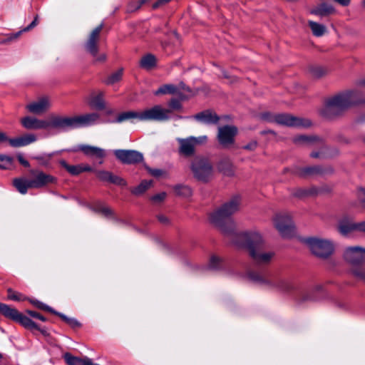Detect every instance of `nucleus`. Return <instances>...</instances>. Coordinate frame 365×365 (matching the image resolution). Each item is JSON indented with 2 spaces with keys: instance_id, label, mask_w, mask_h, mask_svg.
<instances>
[{
  "instance_id": "nucleus-2",
  "label": "nucleus",
  "mask_w": 365,
  "mask_h": 365,
  "mask_svg": "<svg viewBox=\"0 0 365 365\" xmlns=\"http://www.w3.org/2000/svg\"><path fill=\"white\" fill-rule=\"evenodd\" d=\"M240 198L234 197L210 215V222L225 235L230 236L232 242L238 233L235 232V224L230 216L240 210Z\"/></svg>"
},
{
  "instance_id": "nucleus-26",
  "label": "nucleus",
  "mask_w": 365,
  "mask_h": 365,
  "mask_svg": "<svg viewBox=\"0 0 365 365\" xmlns=\"http://www.w3.org/2000/svg\"><path fill=\"white\" fill-rule=\"evenodd\" d=\"M103 98V92H99L97 94L92 93L88 99V103L92 108H94L98 110H103L105 108V104Z\"/></svg>"
},
{
  "instance_id": "nucleus-47",
  "label": "nucleus",
  "mask_w": 365,
  "mask_h": 365,
  "mask_svg": "<svg viewBox=\"0 0 365 365\" xmlns=\"http://www.w3.org/2000/svg\"><path fill=\"white\" fill-rule=\"evenodd\" d=\"M168 105L170 107L169 109L170 110V113L172 112V110H180L182 108L180 101L175 98L171 99Z\"/></svg>"
},
{
  "instance_id": "nucleus-35",
  "label": "nucleus",
  "mask_w": 365,
  "mask_h": 365,
  "mask_svg": "<svg viewBox=\"0 0 365 365\" xmlns=\"http://www.w3.org/2000/svg\"><path fill=\"white\" fill-rule=\"evenodd\" d=\"M60 165L63 167L70 174L73 175H78L82 173L81 165H70L64 160L59 162Z\"/></svg>"
},
{
  "instance_id": "nucleus-27",
  "label": "nucleus",
  "mask_w": 365,
  "mask_h": 365,
  "mask_svg": "<svg viewBox=\"0 0 365 365\" xmlns=\"http://www.w3.org/2000/svg\"><path fill=\"white\" fill-rule=\"evenodd\" d=\"M140 110L139 111H135V110H129L126 112H123L120 113L115 120H114L115 123H122L125 120H134L136 119L140 121Z\"/></svg>"
},
{
  "instance_id": "nucleus-34",
  "label": "nucleus",
  "mask_w": 365,
  "mask_h": 365,
  "mask_svg": "<svg viewBox=\"0 0 365 365\" xmlns=\"http://www.w3.org/2000/svg\"><path fill=\"white\" fill-rule=\"evenodd\" d=\"M156 58L152 54H147L141 58L140 66L146 69H150L155 66Z\"/></svg>"
},
{
  "instance_id": "nucleus-7",
  "label": "nucleus",
  "mask_w": 365,
  "mask_h": 365,
  "mask_svg": "<svg viewBox=\"0 0 365 365\" xmlns=\"http://www.w3.org/2000/svg\"><path fill=\"white\" fill-rule=\"evenodd\" d=\"M0 313L7 318L19 322L25 328L29 329H38L37 324L26 316L22 314L17 309L7 304L0 303Z\"/></svg>"
},
{
  "instance_id": "nucleus-36",
  "label": "nucleus",
  "mask_w": 365,
  "mask_h": 365,
  "mask_svg": "<svg viewBox=\"0 0 365 365\" xmlns=\"http://www.w3.org/2000/svg\"><path fill=\"white\" fill-rule=\"evenodd\" d=\"M316 171H317V168L315 167L299 168L297 166H294L292 169L293 173L300 175V176H305V175L314 173Z\"/></svg>"
},
{
  "instance_id": "nucleus-55",
  "label": "nucleus",
  "mask_w": 365,
  "mask_h": 365,
  "mask_svg": "<svg viewBox=\"0 0 365 365\" xmlns=\"http://www.w3.org/2000/svg\"><path fill=\"white\" fill-rule=\"evenodd\" d=\"M257 147V142L256 140H252L246 145L243 147L244 149L248 150H255Z\"/></svg>"
},
{
  "instance_id": "nucleus-28",
  "label": "nucleus",
  "mask_w": 365,
  "mask_h": 365,
  "mask_svg": "<svg viewBox=\"0 0 365 365\" xmlns=\"http://www.w3.org/2000/svg\"><path fill=\"white\" fill-rule=\"evenodd\" d=\"M14 185L21 194H26L29 188H33L30 186V179L17 178L14 180Z\"/></svg>"
},
{
  "instance_id": "nucleus-3",
  "label": "nucleus",
  "mask_w": 365,
  "mask_h": 365,
  "mask_svg": "<svg viewBox=\"0 0 365 365\" xmlns=\"http://www.w3.org/2000/svg\"><path fill=\"white\" fill-rule=\"evenodd\" d=\"M248 277L254 282L268 285L278 289L284 292H297V297L302 302L312 299L311 291L298 290L294 282L287 277H278L272 281L267 279L263 275L257 272H250Z\"/></svg>"
},
{
  "instance_id": "nucleus-5",
  "label": "nucleus",
  "mask_w": 365,
  "mask_h": 365,
  "mask_svg": "<svg viewBox=\"0 0 365 365\" xmlns=\"http://www.w3.org/2000/svg\"><path fill=\"white\" fill-rule=\"evenodd\" d=\"M356 93L349 91L329 98L326 102V109L329 111H341L351 106L355 101Z\"/></svg>"
},
{
  "instance_id": "nucleus-63",
  "label": "nucleus",
  "mask_w": 365,
  "mask_h": 365,
  "mask_svg": "<svg viewBox=\"0 0 365 365\" xmlns=\"http://www.w3.org/2000/svg\"><path fill=\"white\" fill-rule=\"evenodd\" d=\"M106 59V55L105 53L100 54L96 58V61L99 62H103Z\"/></svg>"
},
{
  "instance_id": "nucleus-15",
  "label": "nucleus",
  "mask_w": 365,
  "mask_h": 365,
  "mask_svg": "<svg viewBox=\"0 0 365 365\" xmlns=\"http://www.w3.org/2000/svg\"><path fill=\"white\" fill-rule=\"evenodd\" d=\"M270 120H272L278 124L293 127H305L309 125L307 121L304 122V120L302 118L285 113L276 115Z\"/></svg>"
},
{
  "instance_id": "nucleus-54",
  "label": "nucleus",
  "mask_w": 365,
  "mask_h": 365,
  "mask_svg": "<svg viewBox=\"0 0 365 365\" xmlns=\"http://www.w3.org/2000/svg\"><path fill=\"white\" fill-rule=\"evenodd\" d=\"M356 232L365 233V221L356 222Z\"/></svg>"
},
{
  "instance_id": "nucleus-23",
  "label": "nucleus",
  "mask_w": 365,
  "mask_h": 365,
  "mask_svg": "<svg viewBox=\"0 0 365 365\" xmlns=\"http://www.w3.org/2000/svg\"><path fill=\"white\" fill-rule=\"evenodd\" d=\"M355 225L356 222L344 217L339 220L338 230L342 235L346 236L353 232H356Z\"/></svg>"
},
{
  "instance_id": "nucleus-52",
  "label": "nucleus",
  "mask_w": 365,
  "mask_h": 365,
  "mask_svg": "<svg viewBox=\"0 0 365 365\" xmlns=\"http://www.w3.org/2000/svg\"><path fill=\"white\" fill-rule=\"evenodd\" d=\"M167 196V194L166 192H160V193H158V194H156L155 195H153L152 197H151V200L154 202H160L162 201H163L165 197Z\"/></svg>"
},
{
  "instance_id": "nucleus-24",
  "label": "nucleus",
  "mask_w": 365,
  "mask_h": 365,
  "mask_svg": "<svg viewBox=\"0 0 365 365\" xmlns=\"http://www.w3.org/2000/svg\"><path fill=\"white\" fill-rule=\"evenodd\" d=\"M194 118L202 123L206 124L216 123L219 120L216 114L212 113L209 110L197 113L194 116Z\"/></svg>"
},
{
  "instance_id": "nucleus-59",
  "label": "nucleus",
  "mask_w": 365,
  "mask_h": 365,
  "mask_svg": "<svg viewBox=\"0 0 365 365\" xmlns=\"http://www.w3.org/2000/svg\"><path fill=\"white\" fill-rule=\"evenodd\" d=\"M18 160L19 161V163L23 165L25 167H29L30 166V164L29 163L25 160L21 155H19L18 156Z\"/></svg>"
},
{
  "instance_id": "nucleus-48",
  "label": "nucleus",
  "mask_w": 365,
  "mask_h": 365,
  "mask_svg": "<svg viewBox=\"0 0 365 365\" xmlns=\"http://www.w3.org/2000/svg\"><path fill=\"white\" fill-rule=\"evenodd\" d=\"M22 138V143H24V145H27L31 143H34L36 140V137L34 134H28L23 137Z\"/></svg>"
},
{
  "instance_id": "nucleus-12",
  "label": "nucleus",
  "mask_w": 365,
  "mask_h": 365,
  "mask_svg": "<svg viewBox=\"0 0 365 365\" xmlns=\"http://www.w3.org/2000/svg\"><path fill=\"white\" fill-rule=\"evenodd\" d=\"M237 133L235 126L225 125L218 128L217 140L223 148L230 147L235 142V137Z\"/></svg>"
},
{
  "instance_id": "nucleus-31",
  "label": "nucleus",
  "mask_w": 365,
  "mask_h": 365,
  "mask_svg": "<svg viewBox=\"0 0 365 365\" xmlns=\"http://www.w3.org/2000/svg\"><path fill=\"white\" fill-rule=\"evenodd\" d=\"M308 24L313 34L316 36H322L327 31V28L323 24L314 22L313 21H309Z\"/></svg>"
},
{
  "instance_id": "nucleus-16",
  "label": "nucleus",
  "mask_w": 365,
  "mask_h": 365,
  "mask_svg": "<svg viewBox=\"0 0 365 365\" xmlns=\"http://www.w3.org/2000/svg\"><path fill=\"white\" fill-rule=\"evenodd\" d=\"M48 128L65 130L73 128L72 118L50 115L47 119Z\"/></svg>"
},
{
  "instance_id": "nucleus-39",
  "label": "nucleus",
  "mask_w": 365,
  "mask_h": 365,
  "mask_svg": "<svg viewBox=\"0 0 365 365\" xmlns=\"http://www.w3.org/2000/svg\"><path fill=\"white\" fill-rule=\"evenodd\" d=\"M92 209L95 212L101 213L102 215H103L105 216H109L112 214V211L109 207H106L103 204L99 203V202L93 205L92 206Z\"/></svg>"
},
{
  "instance_id": "nucleus-20",
  "label": "nucleus",
  "mask_w": 365,
  "mask_h": 365,
  "mask_svg": "<svg viewBox=\"0 0 365 365\" xmlns=\"http://www.w3.org/2000/svg\"><path fill=\"white\" fill-rule=\"evenodd\" d=\"M22 125L29 130L48 129L47 120H40L34 117H25L21 120Z\"/></svg>"
},
{
  "instance_id": "nucleus-43",
  "label": "nucleus",
  "mask_w": 365,
  "mask_h": 365,
  "mask_svg": "<svg viewBox=\"0 0 365 365\" xmlns=\"http://www.w3.org/2000/svg\"><path fill=\"white\" fill-rule=\"evenodd\" d=\"M8 298L11 300L14 301H22L24 300L26 298L19 292H16L11 289H8Z\"/></svg>"
},
{
  "instance_id": "nucleus-51",
  "label": "nucleus",
  "mask_w": 365,
  "mask_h": 365,
  "mask_svg": "<svg viewBox=\"0 0 365 365\" xmlns=\"http://www.w3.org/2000/svg\"><path fill=\"white\" fill-rule=\"evenodd\" d=\"M314 139L313 137L307 136V135H299L294 138V142L296 143H307Z\"/></svg>"
},
{
  "instance_id": "nucleus-30",
  "label": "nucleus",
  "mask_w": 365,
  "mask_h": 365,
  "mask_svg": "<svg viewBox=\"0 0 365 365\" xmlns=\"http://www.w3.org/2000/svg\"><path fill=\"white\" fill-rule=\"evenodd\" d=\"M219 170L225 175L231 176L234 174V167L230 159L222 160L218 165Z\"/></svg>"
},
{
  "instance_id": "nucleus-57",
  "label": "nucleus",
  "mask_w": 365,
  "mask_h": 365,
  "mask_svg": "<svg viewBox=\"0 0 365 365\" xmlns=\"http://www.w3.org/2000/svg\"><path fill=\"white\" fill-rule=\"evenodd\" d=\"M359 200L363 208H365V190L361 189L359 193Z\"/></svg>"
},
{
  "instance_id": "nucleus-29",
  "label": "nucleus",
  "mask_w": 365,
  "mask_h": 365,
  "mask_svg": "<svg viewBox=\"0 0 365 365\" xmlns=\"http://www.w3.org/2000/svg\"><path fill=\"white\" fill-rule=\"evenodd\" d=\"M178 89L175 85L165 84L160 86L158 90L154 92L155 96L164 94H178Z\"/></svg>"
},
{
  "instance_id": "nucleus-9",
  "label": "nucleus",
  "mask_w": 365,
  "mask_h": 365,
  "mask_svg": "<svg viewBox=\"0 0 365 365\" xmlns=\"http://www.w3.org/2000/svg\"><path fill=\"white\" fill-rule=\"evenodd\" d=\"M275 228L283 237H291L294 235V225L291 216L287 213H278L273 217Z\"/></svg>"
},
{
  "instance_id": "nucleus-56",
  "label": "nucleus",
  "mask_w": 365,
  "mask_h": 365,
  "mask_svg": "<svg viewBox=\"0 0 365 365\" xmlns=\"http://www.w3.org/2000/svg\"><path fill=\"white\" fill-rule=\"evenodd\" d=\"M27 313L30 316H31V317H33L34 318L38 319H40V320H41L43 322H44L46 320L45 317L43 316H42L41 314H40L39 313H38V312L28 310Z\"/></svg>"
},
{
  "instance_id": "nucleus-4",
  "label": "nucleus",
  "mask_w": 365,
  "mask_h": 365,
  "mask_svg": "<svg viewBox=\"0 0 365 365\" xmlns=\"http://www.w3.org/2000/svg\"><path fill=\"white\" fill-rule=\"evenodd\" d=\"M195 178L199 181L207 182L213 176V168L210 161L203 157L195 158L190 165Z\"/></svg>"
},
{
  "instance_id": "nucleus-19",
  "label": "nucleus",
  "mask_w": 365,
  "mask_h": 365,
  "mask_svg": "<svg viewBox=\"0 0 365 365\" xmlns=\"http://www.w3.org/2000/svg\"><path fill=\"white\" fill-rule=\"evenodd\" d=\"M50 107L51 102L48 97L40 98L26 106L30 113L38 115L45 113Z\"/></svg>"
},
{
  "instance_id": "nucleus-21",
  "label": "nucleus",
  "mask_w": 365,
  "mask_h": 365,
  "mask_svg": "<svg viewBox=\"0 0 365 365\" xmlns=\"http://www.w3.org/2000/svg\"><path fill=\"white\" fill-rule=\"evenodd\" d=\"M98 178L102 181L109 182L118 185L125 186L126 182L121 178L113 175L111 173L106 170H99L96 172Z\"/></svg>"
},
{
  "instance_id": "nucleus-10",
  "label": "nucleus",
  "mask_w": 365,
  "mask_h": 365,
  "mask_svg": "<svg viewBox=\"0 0 365 365\" xmlns=\"http://www.w3.org/2000/svg\"><path fill=\"white\" fill-rule=\"evenodd\" d=\"M207 136L189 137L186 138H178L179 144V154L184 157H190L194 155L197 145L203 144L207 141Z\"/></svg>"
},
{
  "instance_id": "nucleus-64",
  "label": "nucleus",
  "mask_w": 365,
  "mask_h": 365,
  "mask_svg": "<svg viewBox=\"0 0 365 365\" xmlns=\"http://www.w3.org/2000/svg\"><path fill=\"white\" fill-rule=\"evenodd\" d=\"M85 365H100V364L93 363L91 359L86 356Z\"/></svg>"
},
{
  "instance_id": "nucleus-11",
  "label": "nucleus",
  "mask_w": 365,
  "mask_h": 365,
  "mask_svg": "<svg viewBox=\"0 0 365 365\" xmlns=\"http://www.w3.org/2000/svg\"><path fill=\"white\" fill-rule=\"evenodd\" d=\"M29 173L31 177L30 179V186L33 188H41L56 182V178L41 170H31Z\"/></svg>"
},
{
  "instance_id": "nucleus-13",
  "label": "nucleus",
  "mask_w": 365,
  "mask_h": 365,
  "mask_svg": "<svg viewBox=\"0 0 365 365\" xmlns=\"http://www.w3.org/2000/svg\"><path fill=\"white\" fill-rule=\"evenodd\" d=\"M114 154L120 162L125 164L138 163L143 160V154L133 150H115Z\"/></svg>"
},
{
  "instance_id": "nucleus-50",
  "label": "nucleus",
  "mask_w": 365,
  "mask_h": 365,
  "mask_svg": "<svg viewBox=\"0 0 365 365\" xmlns=\"http://www.w3.org/2000/svg\"><path fill=\"white\" fill-rule=\"evenodd\" d=\"M147 0H137L135 2H132L129 6V11H134L140 8V6L146 2Z\"/></svg>"
},
{
  "instance_id": "nucleus-1",
  "label": "nucleus",
  "mask_w": 365,
  "mask_h": 365,
  "mask_svg": "<svg viewBox=\"0 0 365 365\" xmlns=\"http://www.w3.org/2000/svg\"><path fill=\"white\" fill-rule=\"evenodd\" d=\"M233 243L247 249L252 259L258 264H269L274 255L273 252L266 250L262 235L255 230L236 235Z\"/></svg>"
},
{
  "instance_id": "nucleus-53",
  "label": "nucleus",
  "mask_w": 365,
  "mask_h": 365,
  "mask_svg": "<svg viewBox=\"0 0 365 365\" xmlns=\"http://www.w3.org/2000/svg\"><path fill=\"white\" fill-rule=\"evenodd\" d=\"M38 24V16H36L34 21L26 28H24L22 31L18 32L16 34V36H19L23 31H28L35 27Z\"/></svg>"
},
{
  "instance_id": "nucleus-25",
  "label": "nucleus",
  "mask_w": 365,
  "mask_h": 365,
  "mask_svg": "<svg viewBox=\"0 0 365 365\" xmlns=\"http://www.w3.org/2000/svg\"><path fill=\"white\" fill-rule=\"evenodd\" d=\"M334 11L335 9L331 4L321 3L317 6L312 9L311 14L319 16H326L334 13Z\"/></svg>"
},
{
  "instance_id": "nucleus-60",
  "label": "nucleus",
  "mask_w": 365,
  "mask_h": 365,
  "mask_svg": "<svg viewBox=\"0 0 365 365\" xmlns=\"http://www.w3.org/2000/svg\"><path fill=\"white\" fill-rule=\"evenodd\" d=\"M170 1V0H158V1L153 4V8L154 9L158 8L159 6L165 4L168 2H169Z\"/></svg>"
},
{
  "instance_id": "nucleus-37",
  "label": "nucleus",
  "mask_w": 365,
  "mask_h": 365,
  "mask_svg": "<svg viewBox=\"0 0 365 365\" xmlns=\"http://www.w3.org/2000/svg\"><path fill=\"white\" fill-rule=\"evenodd\" d=\"M174 190L176 195L185 197H190L192 195L191 188L187 185H176Z\"/></svg>"
},
{
  "instance_id": "nucleus-58",
  "label": "nucleus",
  "mask_w": 365,
  "mask_h": 365,
  "mask_svg": "<svg viewBox=\"0 0 365 365\" xmlns=\"http://www.w3.org/2000/svg\"><path fill=\"white\" fill-rule=\"evenodd\" d=\"M150 173L155 177H160L163 175V171L160 169H150L149 170Z\"/></svg>"
},
{
  "instance_id": "nucleus-45",
  "label": "nucleus",
  "mask_w": 365,
  "mask_h": 365,
  "mask_svg": "<svg viewBox=\"0 0 365 365\" xmlns=\"http://www.w3.org/2000/svg\"><path fill=\"white\" fill-rule=\"evenodd\" d=\"M310 73L314 78H320L323 76L326 71L322 67H312L310 68Z\"/></svg>"
},
{
  "instance_id": "nucleus-62",
  "label": "nucleus",
  "mask_w": 365,
  "mask_h": 365,
  "mask_svg": "<svg viewBox=\"0 0 365 365\" xmlns=\"http://www.w3.org/2000/svg\"><path fill=\"white\" fill-rule=\"evenodd\" d=\"M7 140L8 137L6 133L0 131V143L7 141Z\"/></svg>"
},
{
  "instance_id": "nucleus-61",
  "label": "nucleus",
  "mask_w": 365,
  "mask_h": 365,
  "mask_svg": "<svg viewBox=\"0 0 365 365\" xmlns=\"http://www.w3.org/2000/svg\"><path fill=\"white\" fill-rule=\"evenodd\" d=\"M158 219L163 224H166L168 222V219L165 215H158Z\"/></svg>"
},
{
  "instance_id": "nucleus-44",
  "label": "nucleus",
  "mask_w": 365,
  "mask_h": 365,
  "mask_svg": "<svg viewBox=\"0 0 365 365\" xmlns=\"http://www.w3.org/2000/svg\"><path fill=\"white\" fill-rule=\"evenodd\" d=\"M353 275L360 280L365 282V269L363 267H356L351 271Z\"/></svg>"
},
{
  "instance_id": "nucleus-18",
  "label": "nucleus",
  "mask_w": 365,
  "mask_h": 365,
  "mask_svg": "<svg viewBox=\"0 0 365 365\" xmlns=\"http://www.w3.org/2000/svg\"><path fill=\"white\" fill-rule=\"evenodd\" d=\"M103 29V24H100L95 28L91 33L88 41L85 44L86 50L93 56H96L98 53V41L99 39L100 33Z\"/></svg>"
},
{
  "instance_id": "nucleus-32",
  "label": "nucleus",
  "mask_w": 365,
  "mask_h": 365,
  "mask_svg": "<svg viewBox=\"0 0 365 365\" xmlns=\"http://www.w3.org/2000/svg\"><path fill=\"white\" fill-rule=\"evenodd\" d=\"M152 183V180H143L138 186L131 188L130 191L135 195H140L150 188Z\"/></svg>"
},
{
  "instance_id": "nucleus-42",
  "label": "nucleus",
  "mask_w": 365,
  "mask_h": 365,
  "mask_svg": "<svg viewBox=\"0 0 365 365\" xmlns=\"http://www.w3.org/2000/svg\"><path fill=\"white\" fill-rule=\"evenodd\" d=\"M53 313L60 316L61 318L64 322H66L69 326H71L73 328L78 327L80 326V323L76 319L67 317L66 315L56 312L55 311Z\"/></svg>"
},
{
  "instance_id": "nucleus-17",
  "label": "nucleus",
  "mask_w": 365,
  "mask_h": 365,
  "mask_svg": "<svg viewBox=\"0 0 365 365\" xmlns=\"http://www.w3.org/2000/svg\"><path fill=\"white\" fill-rule=\"evenodd\" d=\"M99 118L96 113H86L72 117L73 128L86 127L95 124Z\"/></svg>"
},
{
  "instance_id": "nucleus-40",
  "label": "nucleus",
  "mask_w": 365,
  "mask_h": 365,
  "mask_svg": "<svg viewBox=\"0 0 365 365\" xmlns=\"http://www.w3.org/2000/svg\"><path fill=\"white\" fill-rule=\"evenodd\" d=\"M13 158L8 155H0V168L9 169L12 166Z\"/></svg>"
},
{
  "instance_id": "nucleus-49",
  "label": "nucleus",
  "mask_w": 365,
  "mask_h": 365,
  "mask_svg": "<svg viewBox=\"0 0 365 365\" xmlns=\"http://www.w3.org/2000/svg\"><path fill=\"white\" fill-rule=\"evenodd\" d=\"M7 141H9V144L12 147L18 148V147H22L24 145V143H22V138H9Z\"/></svg>"
},
{
  "instance_id": "nucleus-14",
  "label": "nucleus",
  "mask_w": 365,
  "mask_h": 365,
  "mask_svg": "<svg viewBox=\"0 0 365 365\" xmlns=\"http://www.w3.org/2000/svg\"><path fill=\"white\" fill-rule=\"evenodd\" d=\"M344 259L351 264H361L365 262V248L360 246L346 247L344 252Z\"/></svg>"
},
{
  "instance_id": "nucleus-38",
  "label": "nucleus",
  "mask_w": 365,
  "mask_h": 365,
  "mask_svg": "<svg viewBox=\"0 0 365 365\" xmlns=\"http://www.w3.org/2000/svg\"><path fill=\"white\" fill-rule=\"evenodd\" d=\"M123 72V68L118 69V71H116L108 77V78L106 81V83L107 84H113L116 82H118L122 78Z\"/></svg>"
},
{
  "instance_id": "nucleus-22",
  "label": "nucleus",
  "mask_w": 365,
  "mask_h": 365,
  "mask_svg": "<svg viewBox=\"0 0 365 365\" xmlns=\"http://www.w3.org/2000/svg\"><path fill=\"white\" fill-rule=\"evenodd\" d=\"M78 150L82 151L86 155L90 157L103 158L106 156L105 150L96 146L81 145L78 146Z\"/></svg>"
},
{
  "instance_id": "nucleus-41",
  "label": "nucleus",
  "mask_w": 365,
  "mask_h": 365,
  "mask_svg": "<svg viewBox=\"0 0 365 365\" xmlns=\"http://www.w3.org/2000/svg\"><path fill=\"white\" fill-rule=\"evenodd\" d=\"M221 263V259L218 257L212 255L210 259L208 267L210 269L217 270L220 269Z\"/></svg>"
},
{
  "instance_id": "nucleus-33",
  "label": "nucleus",
  "mask_w": 365,
  "mask_h": 365,
  "mask_svg": "<svg viewBox=\"0 0 365 365\" xmlns=\"http://www.w3.org/2000/svg\"><path fill=\"white\" fill-rule=\"evenodd\" d=\"M63 359L68 365H85L86 357L79 358L72 356L70 353H66Z\"/></svg>"
},
{
  "instance_id": "nucleus-8",
  "label": "nucleus",
  "mask_w": 365,
  "mask_h": 365,
  "mask_svg": "<svg viewBox=\"0 0 365 365\" xmlns=\"http://www.w3.org/2000/svg\"><path fill=\"white\" fill-rule=\"evenodd\" d=\"M170 110L160 105L140 110V121H166L170 118Z\"/></svg>"
},
{
  "instance_id": "nucleus-46",
  "label": "nucleus",
  "mask_w": 365,
  "mask_h": 365,
  "mask_svg": "<svg viewBox=\"0 0 365 365\" xmlns=\"http://www.w3.org/2000/svg\"><path fill=\"white\" fill-rule=\"evenodd\" d=\"M30 302L31 304H33L34 306H36V307H38L39 309L46 310V311H48L52 313L54 312V311L51 307H49L48 306L44 304L43 303H42L38 300L31 299Z\"/></svg>"
},
{
  "instance_id": "nucleus-6",
  "label": "nucleus",
  "mask_w": 365,
  "mask_h": 365,
  "mask_svg": "<svg viewBox=\"0 0 365 365\" xmlns=\"http://www.w3.org/2000/svg\"><path fill=\"white\" fill-rule=\"evenodd\" d=\"M306 244L312 252L319 257H327L334 252V246L331 241L317 237L308 238Z\"/></svg>"
}]
</instances>
